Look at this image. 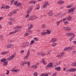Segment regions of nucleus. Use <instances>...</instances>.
<instances>
[{
	"label": "nucleus",
	"instance_id": "7c9ffc66",
	"mask_svg": "<svg viewBox=\"0 0 76 76\" xmlns=\"http://www.w3.org/2000/svg\"><path fill=\"white\" fill-rule=\"evenodd\" d=\"M73 6V5L71 4L70 5H69L67 6V8H70V7H72Z\"/></svg>",
	"mask_w": 76,
	"mask_h": 76
},
{
	"label": "nucleus",
	"instance_id": "f3484780",
	"mask_svg": "<svg viewBox=\"0 0 76 76\" xmlns=\"http://www.w3.org/2000/svg\"><path fill=\"white\" fill-rule=\"evenodd\" d=\"M63 3H64V1H60L57 2V4H63Z\"/></svg>",
	"mask_w": 76,
	"mask_h": 76
},
{
	"label": "nucleus",
	"instance_id": "0eeeda50",
	"mask_svg": "<svg viewBox=\"0 0 76 76\" xmlns=\"http://www.w3.org/2000/svg\"><path fill=\"white\" fill-rule=\"evenodd\" d=\"M64 29L67 31H69L71 30V28L69 27H65L64 28Z\"/></svg>",
	"mask_w": 76,
	"mask_h": 76
},
{
	"label": "nucleus",
	"instance_id": "1a4fd4ad",
	"mask_svg": "<svg viewBox=\"0 0 76 76\" xmlns=\"http://www.w3.org/2000/svg\"><path fill=\"white\" fill-rule=\"evenodd\" d=\"M9 53V51H4L1 52L0 54H2V55H5V54H8Z\"/></svg>",
	"mask_w": 76,
	"mask_h": 76
},
{
	"label": "nucleus",
	"instance_id": "412c9836",
	"mask_svg": "<svg viewBox=\"0 0 76 76\" xmlns=\"http://www.w3.org/2000/svg\"><path fill=\"white\" fill-rule=\"evenodd\" d=\"M75 37V35H73V36H72V37H71L69 39L70 41H72L73 39H74V38H75L74 37Z\"/></svg>",
	"mask_w": 76,
	"mask_h": 76
},
{
	"label": "nucleus",
	"instance_id": "20e7f679",
	"mask_svg": "<svg viewBox=\"0 0 76 76\" xmlns=\"http://www.w3.org/2000/svg\"><path fill=\"white\" fill-rule=\"evenodd\" d=\"M30 55V50L28 49V50L27 53V55L26 56H25L24 58L26 59H26H28L29 58V57H28Z\"/></svg>",
	"mask_w": 76,
	"mask_h": 76
},
{
	"label": "nucleus",
	"instance_id": "c756f323",
	"mask_svg": "<svg viewBox=\"0 0 76 76\" xmlns=\"http://www.w3.org/2000/svg\"><path fill=\"white\" fill-rule=\"evenodd\" d=\"M10 20H11V21H12V22L15 21V20L13 19V18H10L9 19Z\"/></svg>",
	"mask_w": 76,
	"mask_h": 76
},
{
	"label": "nucleus",
	"instance_id": "c03bdc74",
	"mask_svg": "<svg viewBox=\"0 0 76 76\" xmlns=\"http://www.w3.org/2000/svg\"><path fill=\"white\" fill-rule=\"evenodd\" d=\"M29 35V33H26L25 34V37H27Z\"/></svg>",
	"mask_w": 76,
	"mask_h": 76
},
{
	"label": "nucleus",
	"instance_id": "a211bd4d",
	"mask_svg": "<svg viewBox=\"0 0 76 76\" xmlns=\"http://www.w3.org/2000/svg\"><path fill=\"white\" fill-rule=\"evenodd\" d=\"M22 28V26H17L16 27L14 28L13 29H17H17H21V28Z\"/></svg>",
	"mask_w": 76,
	"mask_h": 76
},
{
	"label": "nucleus",
	"instance_id": "4468645a",
	"mask_svg": "<svg viewBox=\"0 0 76 76\" xmlns=\"http://www.w3.org/2000/svg\"><path fill=\"white\" fill-rule=\"evenodd\" d=\"M56 38L52 39L51 40L50 42H56Z\"/></svg>",
	"mask_w": 76,
	"mask_h": 76
},
{
	"label": "nucleus",
	"instance_id": "f257e3e1",
	"mask_svg": "<svg viewBox=\"0 0 76 76\" xmlns=\"http://www.w3.org/2000/svg\"><path fill=\"white\" fill-rule=\"evenodd\" d=\"M16 55V53H15L13 54L11 56L10 58H7L6 59L7 60H13V58L15 57Z\"/></svg>",
	"mask_w": 76,
	"mask_h": 76
},
{
	"label": "nucleus",
	"instance_id": "dca6fc26",
	"mask_svg": "<svg viewBox=\"0 0 76 76\" xmlns=\"http://www.w3.org/2000/svg\"><path fill=\"white\" fill-rule=\"evenodd\" d=\"M55 69L58 71H60L61 70V68H60V67L59 66L58 67L55 68Z\"/></svg>",
	"mask_w": 76,
	"mask_h": 76
},
{
	"label": "nucleus",
	"instance_id": "f03ea898",
	"mask_svg": "<svg viewBox=\"0 0 76 76\" xmlns=\"http://www.w3.org/2000/svg\"><path fill=\"white\" fill-rule=\"evenodd\" d=\"M29 45V42L26 41H25L24 42L23 45H22V47L23 48H25V47H28Z\"/></svg>",
	"mask_w": 76,
	"mask_h": 76
},
{
	"label": "nucleus",
	"instance_id": "e433bc0d",
	"mask_svg": "<svg viewBox=\"0 0 76 76\" xmlns=\"http://www.w3.org/2000/svg\"><path fill=\"white\" fill-rule=\"evenodd\" d=\"M7 73H6V74L7 75H9V73L10 72V71H9V70H7Z\"/></svg>",
	"mask_w": 76,
	"mask_h": 76
},
{
	"label": "nucleus",
	"instance_id": "4d7b16f0",
	"mask_svg": "<svg viewBox=\"0 0 76 76\" xmlns=\"http://www.w3.org/2000/svg\"><path fill=\"white\" fill-rule=\"evenodd\" d=\"M68 49L69 50H73V48H72V47H68Z\"/></svg>",
	"mask_w": 76,
	"mask_h": 76
},
{
	"label": "nucleus",
	"instance_id": "9d476101",
	"mask_svg": "<svg viewBox=\"0 0 76 76\" xmlns=\"http://www.w3.org/2000/svg\"><path fill=\"white\" fill-rule=\"evenodd\" d=\"M6 60V58H4L1 60V61L2 63H4V62H6V61H7V60Z\"/></svg>",
	"mask_w": 76,
	"mask_h": 76
},
{
	"label": "nucleus",
	"instance_id": "5701e85b",
	"mask_svg": "<svg viewBox=\"0 0 76 76\" xmlns=\"http://www.w3.org/2000/svg\"><path fill=\"white\" fill-rule=\"evenodd\" d=\"M7 64H8V61H6V62H4L3 65L4 66H7Z\"/></svg>",
	"mask_w": 76,
	"mask_h": 76
},
{
	"label": "nucleus",
	"instance_id": "72a5a7b5",
	"mask_svg": "<svg viewBox=\"0 0 76 76\" xmlns=\"http://www.w3.org/2000/svg\"><path fill=\"white\" fill-rule=\"evenodd\" d=\"M20 65L23 66H24V62H21L20 63Z\"/></svg>",
	"mask_w": 76,
	"mask_h": 76
},
{
	"label": "nucleus",
	"instance_id": "ea45409f",
	"mask_svg": "<svg viewBox=\"0 0 76 76\" xmlns=\"http://www.w3.org/2000/svg\"><path fill=\"white\" fill-rule=\"evenodd\" d=\"M69 48H65V49L64 50V51H67V50H68Z\"/></svg>",
	"mask_w": 76,
	"mask_h": 76
},
{
	"label": "nucleus",
	"instance_id": "393cba45",
	"mask_svg": "<svg viewBox=\"0 0 76 76\" xmlns=\"http://www.w3.org/2000/svg\"><path fill=\"white\" fill-rule=\"evenodd\" d=\"M12 71L13 72H20V70L19 69H17L16 70L13 69L12 70Z\"/></svg>",
	"mask_w": 76,
	"mask_h": 76
},
{
	"label": "nucleus",
	"instance_id": "cd10ccee",
	"mask_svg": "<svg viewBox=\"0 0 76 76\" xmlns=\"http://www.w3.org/2000/svg\"><path fill=\"white\" fill-rule=\"evenodd\" d=\"M32 26H33L32 24H31L30 26L28 28V29H32Z\"/></svg>",
	"mask_w": 76,
	"mask_h": 76
},
{
	"label": "nucleus",
	"instance_id": "f704fd0d",
	"mask_svg": "<svg viewBox=\"0 0 76 76\" xmlns=\"http://www.w3.org/2000/svg\"><path fill=\"white\" fill-rule=\"evenodd\" d=\"M60 15H61V13H57L55 15V16L56 17H58Z\"/></svg>",
	"mask_w": 76,
	"mask_h": 76
},
{
	"label": "nucleus",
	"instance_id": "052dcab7",
	"mask_svg": "<svg viewBox=\"0 0 76 76\" xmlns=\"http://www.w3.org/2000/svg\"><path fill=\"white\" fill-rule=\"evenodd\" d=\"M5 7L6 8V9H9V8H10V7L9 6H6Z\"/></svg>",
	"mask_w": 76,
	"mask_h": 76
},
{
	"label": "nucleus",
	"instance_id": "2f4dec72",
	"mask_svg": "<svg viewBox=\"0 0 76 76\" xmlns=\"http://www.w3.org/2000/svg\"><path fill=\"white\" fill-rule=\"evenodd\" d=\"M34 39L35 41H39V39L37 37L34 38Z\"/></svg>",
	"mask_w": 76,
	"mask_h": 76
},
{
	"label": "nucleus",
	"instance_id": "aec40b11",
	"mask_svg": "<svg viewBox=\"0 0 76 76\" xmlns=\"http://www.w3.org/2000/svg\"><path fill=\"white\" fill-rule=\"evenodd\" d=\"M67 20L68 21H70L72 20V17L70 16H68L67 18Z\"/></svg>",
	"mask_w": 76,
	"mask_h": 76
},
{
	"label": "nucleus",
	"instance_id": "49530a36",
	"mask_svg": "<svg viewBox=\"0 0 76 76\" xmlns=\"http://www.w3.org/2000/svg\"><path fill=\"white\" fill-rule=\"evenodd\" d=\"M42 62L43 63V64H47V62H46L44 61H42Z\"/></svg>",
	"mask_w": 76,
	"mask_h": 76
},
{
	"label": "nucleus",
	"instance_id": "f8f14e48",
	"mask_svg": "<svg viewBox=\"0 0 76 76\" xmlns=\"http://www.w3.org/2000/svg\"><path fill=\"white\" fill-rule=\"evenodd\" d=\"M37 3V1H31L29 2V3L30 4H35L36 3Z\"/></svg>",
	"mask_w": 76,
	"mask_h": 76
},
{
	"label": "nucleus",
	"instance_id": "a878e982",
	"mask_svg": "<svg viewBox=\"0 0 76 76\" xmlns=\"http://www.w3.org/2000/svg\"><path fill=\"white\" fill-rule=\"evenodd\" d=\"M40 8V6L39 4H38L37 5V8L36 9V10H39Z\"/></svg>",
	"mask_w": 76,
	"mask_h": 76
},
{
	"label": "nucleus",
	"instance_id": "9b49d317",
	"mask_svg": "<svg viewBox=\"0 0 76 76\" xmlns=\"http://www.w3.org/2000/svg\"><path fill=\"white\" fill-rule=\"evenodd\" d=\"M13 47V45L11 44H8L7 46V48H11Z\"/></svg>",
	"mask_w": 76,
	"mask_h": 76
},
{
	"label": "nucleus",
	"instance_id": "5fc2aeb1",
	"mask_svg": "<svg viewBox=\"0 0 76 76\" xmlns=\"http://www.w3.org/2000/svg\"><path fill=\"white\" fill-rule=\"evenodd\" d=\"M29 14H27L26 15L25 18H29Z\"/></svg>",
	"mask_w": 76,
	"mask_h": 76
},
{
	"label": "nucleus",
	"instance_id": "338daca9",
	"mask_svg": "<svg viewBox=\"0 0 76 76\" xmlns=\"http://www.w3.org/2000/svg\"><path fill=\"white\" fill-rule=\"evenodd\" d=\"M21 4L20 3H18L17 4V5L18 7L19 6H20V5Z\"/></svg>",
	"mask_w": 76,
	"mask_h": 76
},
{
	"label": "nucleus",
	"instance_id": "6e6d98bb",
	"mask_svg": "<svg viewBox=\"0 0 76 76\" xmlns=\"http://www.w3.org/2000/svg\"><path fill=\"white\" fill-rule=\"evenodd\" d=\"M64 24H65V25H67V24L68 23V22L67 21H65L64 22Z\"/></svg>",
	"mask_w": 76,
	"mask_h": 76
},
{
	"label": "nucleus",
	"instance_id": "a18cd8bd",
	"mask_svg": "<svg viewBox=\"0 0 76 76\" xmlns=\"http://www.w3.org/2000/svg\"><path fill=\"white\" fill-rule=\"evenodd\" d=\"M71 65L72 66H76V65H75V62H74L72 63Z\"/></svg>",
	"mask_w": 76,
	"mask_h": 76
},
{
	"label": "nucleus",
	"instance_id": "a19ab883",
	"mask_svg": "<svg viewBox=\"0 0 76 76\" xmlns=\"http://www.w3.org/2000/svg\"><path fill=\"white\" fill-rule=\"evenodd\" d=\"M47 7V5L46 4H44L43 6V8H46Z\"/></svg>",
	"mask_w": 76,
	"mask_h": 76
},
{
	"label": "nucleus",
	"instance_id": "864d4df0",
	"mask_svg": "<svg viewBox=\"0 0 76 76\" xmlns=\"http://www.w3.org/2000/svg\"><path fill=\"white\" fill-rule=\"evenodd\" d=\"M60 22L57 21V26H58L60 25Z\"/></svg>",
	"mask_w": 76,
	"mask_h": 76
},
{
	"label": "nucleus",
	"instance_id": "13d9d810",
	"mask_svg": "<svg viewBox=\"0 0 76 76\" xmlns=\"http://www.w3.org/2000/svg\"><path fill=\"white\" fill-rule=\"evenodd\" d=\"M18 2L17 1H15V2L14 3V4L15 5H16L18 4Z\"/></svg>",
	"mask_w": 76,
	"mask_h": 76
},
{
	"label": "nucleus",
	"instance_id": "bb28decb",
	"mask_svg": "<svg viewBox=\"0 0 76 76\" xmlns=\"http://www.w3.org/2000/svg\"><path fill=\"white\" fill-rule=\"evenodd\" d=\"M47 34H51V31L48 29L47 30Z\"/></svg>",
	"mask_w": 76,
	"mask_h": 76
},
{
	"label": "nucleus",
	"instance_id": "3c124183",
	"mask_svg": "<svg viewBox=\"0 0 76 76\" xmlns=\"http://www.w3.org/2000/svg\"><path fill=\"white\" fill-rule=\"evenodd\" d=\"M27 64H28V65L29 66H28V67H29V66H31V65L30 64V62L29 61L27 62Z\"/></svg>",
	"mask_w": 76,
	"mask_h": 76
},
{
	"label": "nucleus",
	"instance_id": "ddd939ff",
	"mask_svg": "<svg viewBox=\"0 0 76 76\" xmlns=\"http://www.w3.org/2000/svg\"><path fill=\"white\" fill-rule=\"evenodd\" d=\"M75 71H76V69L73 68L70 69L68 70V72H75Z\"/></svg>",
	"mask_w": 76,
	"mask_h": 76
},
{
	"label": "nucleus",
	"instance_id": "37998d69",
	"mask_svg": "<svg viewBox=\"0 0 76 76\" xmlns=\"http://www.w3.org/2000/svg\"><path fill=\"white\" fill-rule=\"evenodd\" d=\"M32 17H33V20H34L37 19V17L36 16H33Z\"/></svg>",
	"mask_w": 76,
	"mask_h": 76
},
{
	"label": "nucleus",
	"instance_id": "473e14b6",
	"mask_svg": "<svg viewBox=\"0 0 76 76\" xmlns=\"http://www.w3.org/2000/svg\"><path fill=\"white\" fill-rule=\"evenodd\" d=\"M18 30L17 29L16 30H15V31L12 32V34H15V33H16V32H18Z\"/></svg>",
	"mask_w": 76,
	"mask_h": 76
},
{
	"label": "nucleus",
	"instance_id": "39448f33",
	"mask_svg": "<svg viewBox=\"0 0 76 76\" xmlns=\"http://www.w3.org/2000/svg\"><path fill=\"white\" fill-rule=\"evenodd\" d=\"M64 53L63 52L61 54H58L56 55V57H57V58H58V57H61L62 56H64Z\"/></svg>",
	"mask_w": 76,
	"mask_h": 76
},
{
	"label": "nucleus",
	"instance_id": "4c0bfd02",
	"mask_svg": "<svg viewBox=\"0 0 76 76\" xmlns=\"http://www.w3.org/2000/svg\"><path fill=\"white\" fill-rule=\"evenodd\" d=\"M34 42H35V41H34V40H32L30 42V45H32V44H33Z\"/></svg>",
	"mask_w": 76,
	"mask_h": 76
},
{
	"label": "nucleus",
	"instance_id": "58836bf2",
	"mask_svg": "<svg viewBox=\"0 0 76 76\" xmlns=\"http://www.w3.org/2000/svg\"><path fill=\"white\" fill-rule=\"evenodd\" d=\"M34 76H38V73L37 72H34Z\"/></svg>",
	"mask_w": 76,
	"mask_h": 76
},
{
	"label": "nucleus",
	"instance_id": "4be33fe9",
	"mask_svg": "<svg viewBox=\"0 0 76 76\" xmlns=\"http://www.w3.org/2000/svg\"><path fill=\"white\" fill-rule=\"evenodd\" d=\"M12 15H14V14H13V11L12 12H10V14H8V16L9 17H12Z\"/></svg>",
	"mask_w": 76,
	"mask_h": 76
},
{
	"label": "nucleus",
	"instance_id": "8fccbe9b",
	"mask_svg": "<svg viewBox=\"0 0 76 76\" xmlns=\"http://www.w3.org/2000/svg\"><path fill=\"white\" fill-rule=\"evenodd\" d=\"M30 20H33V18L32 17V16H31L30 18H29Z\"/></svg>",
	"mask_w": 76,
	"mask_h": 76
},
{
	"label": "nucleus",
	"instance_id": "2eb2a0df",
	"mask_svg": "<svg viewBox=\"0 0 76 76\" xmlns=\"http://www.w3.org/2000/svg\"><path fill=\"white\" fill-rule=\"evenodd\" d=\"M61 64V62H58L57 63H56L54 64V66H58L60 65Z\"/></svg>",
	"mask_w": 76,
	"mask_h": 76
},
{
	"label": "nucleus",
	"instance_id": "774afa93",
	"mask_svg": "<svg viewBox=\"0 0 76 76\" xmlns=\"http://www.w3.org/2000/svg\"><path fill=\"white\" fill-rule=\"evenodd\" d=\"M57 75V73H55L53 74V75L52 76H56Z\"/></svg>",
	"mask_w": 76,
	"mask_h": 76
},
{
	"label": "nucleus",
	"instance_id": "de8ad7c7",
	"mask_svg": "<svg viewBox=\"0 0 76 76\" xmlns=\"http://www.w3.org/2000/svg\"><path fill=\"white\" fill-rule=\"evenodd\" d=\"M27 32H29V33H32V31L31 30H28L27 31Z\"/></svg>",
	"mask_w": 76,
	"mask_h": 76
},
{
	"label": "nucleus",
	"instance_id": "b1692460",
	"mask_svg": "<svg viewBox=\"0 0 76 76\" xmlns=\"http://www.w3.org/2000/svg\"><path fill=\"white\" fill-rule=\"evenodd\" d=\"M41 34L42 35H45L47 34V32H41Z\"/></svg>",
	"mask_w": 76,
	"mask_h": 76
},
{
	"label": "nucleus",
	"instance_id": "423d86ee",
	"mask_svg": "<svg viewBox=\"0 0 76 76\" xmlns=\"http://www.w3.org/2000/svg\"><path fill=\"white\" fill-rule=\"evenodd\" d=\"M76 9V7H72L71 8L69 9L68 12H70V13H72L74 11V10H75Z\"/></svg>",
	"mask_w": 76,
	"mask_h": 76
},
{
	"label": "nucleus",
	"instance_id": "6e6552de",
	"mask_svg": "<svg viewBox=\"0 0 76 76\" xmlns=\"http://www.w3.org/2000/svg\"><path fill=\"white\" fill-rule=\"evenodd\" d=\"M66 35L68 37H71L72 35H75V34L72 33H68L66 34Z\"/></svg>",
	"mask_w": 76,
	"mask_h": 76
},
{
	"label": "nucleus",
	"instance_id": "c9c22d12",
	"mask_svg": "<svg viewBox=\"0 0 76 76\" xmlns=\"http://www.w3.org/2000/svg\"><path fill=\"white\" fill-rule=\"evenodd\" d=\"M66 20V18H64V19L58 21V22H59V23H60L61 22L64 21V20Z\"/></svg>",
	"mask_w": 76,
	"mask_h": 76
},
{
	"label": "nucleus",
	"instance_id": "69168bd1",
	"mask_svg": "<svg viewBox=\"0 0 76 76\" xmlns=\"http://www.w3.org/2000/svg\"><path fill=\"white\" fill-rule=\"evenodd\" d=\"M12 12H13V13L14 14V15L15 14V13H17V11H12Z\"/></svg>",
	"mask_w": 76,
	"mask_h": 76
},
{
	"label": "nucleus",
	"instance_id": "c85d7f7f",
	"mask_svg": "<svg viewBox=\"0 0 76 76\" xmlns=\"http://www.w3.org/2000/svg\"><path fill=\"white\" fill-rule=\"evenodd\" d=\"M56 45H57V43H55L52 44V47H55V46H56Z\"/></svg>",
	"mask_w": 76,
	"mask_h": 76
},
{
	"label": "nucleus",
	"instance_id": "bf43d9fd",
	"mask_svg": "<svg viewBox=\"0 0 76 76\" xmlns=\"http://www.w3.org/2000/svg\"><path fill=\"white\" fill-rule=\"evenodd\" d=\"M9 24L10 25H12L13 24V23H12V22L11 21H10L9 22Z\"/></svg>",
	"mask_w": 76,
	"mask_h": 76
},
{
	"label": "nucleus",
	"instance_id": "0e129e2a",
	"mask_svg": "<svg viewBox=\"0 0 76 76\" xmlns=\"http://www.w3.org/2000/svg\"><path fill=\"white\" fill-rule=\"evenodd\" d=\"M23 53H24V50H21L20 52V53H21V54Z\"/></svg>",
	"mask_w": 76,
	"mask_h": 76
},
{
	"label": "nucleus",
	"instance_id": "79ce46f5",
	"mask_svg": "<svg viewBox=\"0 0 76 76\" xmlns=\"http://www.w3.org/2000/svg\"><path fill=\"white\" fill-rule=\"evenodd\" d=\"M42 29H44V28H45V25L44 24L42 25Z\"/></svg>",
	"mask_w": 76,
	"mask_h": 76
},
{
	"label": "nucleus",
	"instance_id": "09e8293b",
	"mask_svg": "<svg viewBox=\"0 0 76 76\" xmlns=\"http://www.w3.org/2000/svg\"><path fill=\"white\" fill-rule=\"evenodd\" d=\"M14 1V0H11V4H13Z\"/></svg>",
	"mask_w": 76,
	"mask_h": 76
},
{
	"label": "nucleus",
	"instance_id": "e2e57ef3",
	"mask_svg": "<svg viewBox=\"0 0 76 76\" xmlns=\"http://www.w3.org/2000/svg\"><path fill=\"white\" fill-rule=\"evenodd\" d=\"M37 55H38V56H41V53H38Z\"/></svg>",
	"mask_w": 76,
	"mask_h": 76
},
{
	"label": "nucleus",
	"instance_id": "6ab92c4d",
	"mask_svg": "<svg viewBox=\"0 0 76 76\" xmlns=\"http://www.w3.org/2000/svg\"><path fill=\"white\" fill-rule=\"evenodd\" d=\"M52 65H50L49 64H48L47 65V66L46 67V69H48V68H51V67H52Z\"/></svg>",
	"mask_w": 76,
	"mask_h": 76
},
{
	"label": "nucleus",
	"instance_id": "680f3d73",
	"mask_svg": "<svg viewBox=\"0 0 76 76\" xmlns=\"http://www.w3.org/2000/svg\"><path fill=\"white\" fill-rule=\"evenodd\" d=\"M53 13L49 14V16H53Z\"/></svg>",
	"mask_w": 76,
	"mask_h": 76
},
{
	"label": "nucleus",
	"instance_id": "7ed1b4c3",
	"mask_svg": "<svg viewBox=\"0 0 76 76\" xmlns=\"http://www.w3.org/2000/svg\"><path fill=\"white\" fill-rule=\"evenodd\" d=\"M33 9V6H31L28 8V10H27V14H29L32 11V9Z\"/></svg>",
	"mask_w": 76,
	"mask_h": 76
},
{
	"label": "nucleus",
	"instance_id": "603ef678",
	"mask_svg": "<svg viewBox=\"0 0 76 76\" xmlns=\"http://www.w3.org/2000/svg\"><path fill=\"white\" fill-rule=\"evenodd\" d=\"M38 68V66L37 65H34V68L35 69H37V68Z\"/></svg>",
	"mask_w": 76,
	"mask_h": 76
}]
</instances>
